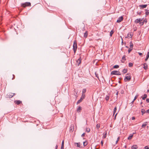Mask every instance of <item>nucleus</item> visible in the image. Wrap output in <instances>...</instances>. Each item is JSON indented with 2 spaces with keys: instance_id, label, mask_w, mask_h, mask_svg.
I'll use <instances>...</instances> for the list:
<instances>
[{
  "instance_id": "1",
  "label": "nucleus",
  "mask_w": 149,
  "mask_h": 149,
  "mask_svg": "<svg viewBox=\"0 0 149 149\" xmlns=\"http://www.w3.org/2000/svg\"><path fill=\"white\" fill-rule=\"evenodd\" d=\"M131 79V76L130 75V74H126V75L125 77V78L124 79V81H129Z\"/></svg>"
},
{
  "instance_id": "2",
  "label": "nucleus",
  "mask_w": 149,
  "mask_h": 149,
  "mask_svg": "<svg viewBox=\"0 0 149 149\" xmlns=\"http://www.w3.org/2000/svg\"><path fill=\"white\" fill-rule=\"evenodd\" d=\"M21 6L25 8L26 6H31V3L30 2H26L24 3H22Z\"/></svg>"
},
{
  "instance_id": "3",
  "label": "nucleus",
  "mask_w": 149,
  "mask_h": 149,
  "mask_svg": "<svg viewBox=\"0 0 149 149\" xmlns=\"http://www.w3.org/2000/svg\"><path fill=\"white\" fill-rule=\"evenodd\" d=\"M85 95L84 94H82L80 99L77 102V104H78L82 102L83 100L85 98Z\"/></svg>"
},
{
  "instance_id": "4",
  "label": "nucleus",
  "mask_w": 149,
  "mask_h": 149,
  "mask_svg": "<svg viewBox=\"0 0 149 149\" xmlns=\"http://www.w3.org/2000/svg\"><path fill=\"white\" fill-rule=\"evenodd\" d=\"M111 74L121 75V73L118 71H113L111 72Z\"/></svg>"
},
{
  "instance_id": "5",
  "label": "nucleus",
  "mask_w": 149,
  "mask_h": 149,
  "mask_svg": "<svg viewBox=\"0 0 149 149\" xmlns=\"http://www.w3.org/2000/svg\"><path fill=\"white\" fill-rule=\"evenodd\" d=\"M77 44L76 41L74 40V44L73 45V48L74 52L75 53L77 50Z\"/></svg>"
},
{
  "instance_id": "6",
  "label": "nucleus",
  "mask_w": 149,
  "mask_h": 149,
  "mask_svg": "<svg viewBox=\"0 0 149 149\" xmlns=\"http://www.w3.org/2000/svg\"><path fill=\"white\" fill-rule=\"evenodd\" d=\"M15 95V93H9L6 95V97L7 98H11L13 96H14Z\"/></svg>"
},
{
  "instance_id": "7",
  "label": "nucleus",
  "mask_w": 149,
  "mask_h": 149,
  "mask_svg": "<svg viewBox=\"0 0 149 149\" xmlns=\"http://www.w3.org/2000/svg\"><path fill=\"white\" fill-rule=\"evenodd\" d=\"M14 102L17 105H19L22 103V102L19 100H16L14 101Z\"/></svg>"
},
{
  "instance_id": "8",
  "label": "nucleus",
  "mask_w": 149,
  "mask_h": 149,
  "mask_svg": "<svg viewBox=\"0 0 149 149\" xmlns=\"http://www.w3.org/2000/svg\"><path fill=\"white\" fill-rule=\"evenodd\" d=\"M123 19V17L122 16L119 17L117 21V22L119 23Z\"/></svg>"
},
{
  "instance_id": "9",
  "label": "nucleus",
  "mask_w": 149,
  "mask_h": 149,
  "mask_svg": "<svg viewBox=\"0 0 149 149\" xmlns=\"http://www.w3.org/2000/svg\"><path fill=\"white\" fill-rule=\"evenodd\" d=\"M77 62L78 64V66H79L81 62V59L80 57L79 58H78L77 61Z\"/></svg>"
},
{
  "instance_id": "10",
  "label": "nucleus",
  "mask_w": 149,
  "mask_h": 149,
  "mask_svg": "<svg viewBox=\"0 0 149 149\" xmlns=\"http://www.w3.org/2000/svg\"><path fill=\"white\" fill-rule=\"evenodd\" d=\"M147 6V5L144 4V5H139V6L141 8H146Z\"/></svg>"
},
{
  "instance_id": "11",
  "label": "nucleus",
  "mask_w": 149,
  "mask_h": 149,
  "mask_svg": "<svg viewBox=\"0 0 149 149\" xmlns=\"http://www.w3.org/2000/svg\"><path fill=\"white\" fill-rule=\"evenodd\" d=\"M142 20V19H137L135 20V22L137 24L140 22V21Z\"/></svg>"
},
{
  "instance_id": "12",
  "label": "nucleus",
  "mask_w": 149,
  "mask_h": 149,
  "mask_svg": "<svg viewBox=\"0 0 149 149\" xmlns=\"http://www.w3.org/2000/svg\"><path fill=\"white\" fill-rule=\"evenodd\" d=\"M81 107L80 106H79L77 108V111L78 112H79L81 111Z\"/></svg>"
},
{
  "instance_id": "13",
  "label": "nucleus",
  "mask_w": 149,
  "mask_h": 149,
  "mask_svg": "<svg viewBox=\"0 0 149 149\" xmlns=\"http://www.w3.org/2000/svg\"><path fill=\"white\" fill-rule=\"evenodd\" d=\"M137 148H138L137 146L136 145H134L133 146H132V147L131 148L132 149H136Z\"/></svg>"
},
{
  "instance_id": "14",
  "label": "nucleus",
  "mask_w": 149,
  "mask_h": 149,
  "mask_svg": "<svg viewBox=\"0 0 149 149\" xmlns=\"http://www.w3.org/2000/svg\"><path fill=\"white\" fill-rule=\"evenodd\" d=\"M147 122H146L145 123H144L142 125V127H143V128H144V127H146V125H147Z\"/></svg>"
},
{
  "instance_id": "15",
  "label": "nucleus",
  "mask_w": 149,
  "mask_h": 149,
  "mask_svg": "<svg viewBox=\"0 0 149 149\" xmlns=\"http://www.w3.org/2000/svg\"><path fill=\"white\" fill-rule=\"evenodd\" d=\"M135 54L136 55H139L140 56H141L143 54L142 53H141L138 52H136V53H135Z\"/></svg>"
},
{
  "instance_id": "16",
  "label": "nucleus",
  "mask_w": 149,
  "mask_h": 149,
  "mask_svg": "<svg viewBox=\"0 0 149 149\" xmlns=\"http://www.w3.org/2000/svg\"><path fill=\"white\" fill-rule=\"evenodd\" d=\"M107 134V132H106L105 133L104 132V133H103V136H102V138L103 139H105L106 137Z\"/></svg>"
},
{
  "instance_id": "17",
  "label": "nucleus",
  "mask_w": 149,
  "mask_h": 149,
  "mask_svg": "<svg viewBox=\"0 0 149 149\" xmlns=\"http://www.w3.org/2000/svg\"><path fill=\"white\" fill-rule=\"evenodd\" d=\"M125 56H123L122 58V60H121V61L123 63H124L125 61Z\"/></svg>"
},
{
  "instance_id": "18",
  "label": "nucleus",
  "mask_w": 149,
  "mask_h": 149,
  "mask_svg": "<svg viewBox=\"0 0 149 149\" xmlns=\"http://www.w3.org/2000/svg\"><path fill=\"white\" fill-rule=\"evenodd\" d=\"M143 66H144L143 68H144V69L146 70L147 68L148 67H147V64H146V63H145L143 64Z\"/></svg>"
},
{
  "instance_id": "19",
  "label": "nucleus",
  "mask_w": 149,
  "mask_h": 149,
  "mask_svg": "<svg viewBox=\"0 0 149 149\" xmlns=\"http://www.w3.org/2000/svg\"><path fill=\"white\" fill-rule=\"evenodd\" d=\"M123 72L124 74H125L127 72V70L126 69H124L123 70Z\"/></svg>"
},
{
  "instance_id": "20",
  "label": "nucleus",
  "mask_w": 149,
  "mask_h": 149,
  "mask_svg": "<svg viewBox=\"0 0 149 149\" xmlns=\"http://www.w3.org/2000/svg\"><path fill=\"white\" fill-rule=\"evenodd\" d=\"M88 35V33L87 31H86V32L84 33V37L85 38H86Z\"/></svg>"
},
{
  "instance_id": "21",
  "label": "nucleus",
  "mask_w": 149,
  "mask_h": 149,
  "mask_svg": "<svg viewBox=\"0 0 149 149\" xmlns=\"http://www.w3.org/2000/svg\"><path fill=\"white\" fill-rule=\"evenodd\" d=\"M146 14L147 15H149V10L146 9Z\"/></svg>"
},
{
  "instance_id": "22",
  "label": "nucleus",
  "mask_w": 149,
  "mask_h": 149,
  "mask_svg": "<svg viewBox=\"0 0 149 149\" xmlns=\"http://www.w3.org/2000/svg\"><path fill=\"white\" fill-rule=\"evenodd\" d=\"M147 97V95L146 94H144V96L142 97V98L143 100H144Z\"/></svg>"
},
{
  "instance_id": "23",
  "label": "nucleus",
  "mask_w": 149,
  "mask_h": 149,
  "mask_svg": "<svg viewBox=\"0 0 149 149\" xmlns=\"http://www.w3.org/2000/svg\"><path fill=\"white\" fill-rule=\"evenodd\" d=\"M90 131V129L89 128L87 127L86 128V131L87 132H89Z\"/></svg>"
},
{
  "instance_id": "24",
  "label": "nucleus",
  "mask_w": 149,
  "mask_h": 149,
  "mask_svg": "<svg viewBox=\"0 0 149 149\" xmlns=\"http://www.w3.org/2000/svg\"><path fill=\"white\" fill-rule=\"evenodd\" d=\"M133 46V43H132V42H130V48H132V49Z\"/></svg>"
},
{
  "instance_id": "25",
  "label": "nucleus",
  "mask_w": 149,
  "mask_h": 149,
  "mask_svg": "<svg viewBox=\"0 0 149 149\" xmlns=\"http://www.w3.org/2000/svg\"><path fill=\"white\" fill-rule=\"evenodd\" d=\"M141 112L142 113V115H143V114L146 113V111H145V110L143 109H142L141 110Z\"/></svg>"
},
{
  "instance_id": "26",
  "label": "nucleus",
  "mask_w": 149,
  "mask_h": 149,
  "mask_svg": "<svg viewBox=\"0 0 149 149\" xmlns=\"http://www.w3.org/2000/svg\"><path fill=\"white\" fill-rule=\"evenodd\" d=\"M113 33V30H111L110 33V36H112V34Z\"/></svg>"
},
{
  "instance_id": "27",
  "label": "nucleus",
  "mask_w": 149,
  "mask_h": 149,
  "mask_svg": "<svg viewBox=\"0 0 149 149\" xmlns=\"http://www.w3.org/2000/svg\"><path fill=\"white\" fill-rule=\"evenodd\" d=\"M117 110V108L116 107H115L114 109V110L113 111V114H115V113L116 112V110Z\"/></svg>"
},
{
  "instance_id": "28",
  "label": "nucleus",
  "mask_w": 149,
  "mask_h": 149,
  "mask_svg": "<svg viewBox=\"0 0 149 149\" xmlns=\"http://www.w3.org/2000/svg\"><path fill=\"white\" fill-rule=\"evenodd\" d=\"M133 136V135H131L129 136V137L128 138V140L131 139L132 138Z\"/></svg>"
},
{
  "instance_id": "29",
  "label": "nucleus",
  "mask_w": 149,
  "mask_h": 149,
  "mask_svg": "<svg viewBox=\"0 0 149 149\" xmlns=\"http://www.w3.org/2000/svg\"><path fill=\"white\" fill-rule=\"evenodd\" d=\"M133 66V63H129V67H132Z\"/></svg>"
},
{
  "instance_id": "30",
  "label": "nucleus",
  "mask_w": 149,
  "mask_h": 149,
  "mask_svg": "<svg viewBox=\"0 0 149 149\" xmlns=\"http://www.w3.org/2000/svg\"><path fill=\"white\" fill-rule=\"evenodd\" d=\"M119 67V65H116L113 66V68H117Z\"/></svg>"
},
{
  "instance_id": "31",
  "label": "nucleus",
  "mask_w": 149,
  "mask_h": 149,
  "mask_svg": "<svg viewBox=\"0 0 149 149\" xmlns=\"http://www.w3.org/2000/svg\"><path fill=\"white\" fill-rule=\"evenodd\" d=\"M86 91V90L85 89H84L82 91V94H84Z\"/></svg>"
},
{
  "instance_id": "32",
  "label": "nucleus",
  "mask_w": 149,
  "mask_h": 149,
  "mask_svg": "<svg viewBox=\"0 0 149 149\" xmlns=\"http://www.w3.org/2000/svg\"><path fill=\"white\" fill-rule=\"evenodd\" d=\"M83 145L84 146H86L87 145V142L86 141L83 142Z\"/></svg>"
},
{
  "instance_id": "33",
  "label": "nucleus",
  "mask_w": 149,
  "mask_h": 149,
  "mask_svg": "<svg viewBox=\"0 0 149 149\" xmlns=\"http://www.w3.org/2000/svg\"><path fill=\"white\" fill-rule=\"evenodd\" d=\"M75 143L77 144V146L79 148H80L81 147L79 143Z\"/></svg>"
},
{
  "instance_id": "34",
  "label": "nucleus",
  "mask_w": 149,
  "mask_h": 149,
  "mask_svg": "<svg viewBox=\"0 0 149 149\" xmlns=\"http://www.w3.org/2000/svg\"><path fill=\"white\" fill-rule=\"evenodd\" d=\"M139 24H140V25L141 26V25H143V24H144V22H141V21L140 22H139Z\"/></svg>"
},
{
  "instance_id": "35",
  "label": "nucleus",
  "mask_w": 149,
  "mask_h": 149,
  "mask_svg": "<svg viewBox=\"0 0 149 149\" xmlns=\"http://www.w3.org/2000/svg\"><path fill=\"white\" fill-rule=\"evenodd\" d=\"M100 125L99 124H97L96 125V127L97 129H99L100 127Z\"/></svg>"
},
{
  "instance_id": "36",
  "label": "nucleus",
  "mask_w": 149,
  "mask_h": 149,
  "mask_svg": "<svg viewBox=\"0 0 149 149\" xmlns=\"http://www.w3.org/2000/svg\"><path fill=\"white\" fill-rule=\"evenodd\" d=\"M132 48H130L128 50V53H130V52L132 51Z\"/></svg>"
},
{
  "instance_id": "37",
  "label": "nucleus",
  "mask_w": 149,
  "mask_h": 149,
  "mask_svg": "<svg viewBox=\"0 0 149 149\" xmlns=\"http://www.w3.org/2000/svg\"><path fill=\"white\" fill-rule=\"evenodd\" d=\"M109 99V97L108 96H107L105 97V99L107 100H108Z\"/></svg>"
},
{
  "instance_id": "38",
  "label": "nucleus",
  "mask_w": 149,
  "mask_h": 149,
  "mask_svg": "<svg viewBox=\"0 0 149 149\" xmlns=\"http://www.w3.org/2000/svg\"><path fill=\"white\" fill-rule=\"evenodd\" d=\"M128 37L131 38L132 37V35L131 34H128Z\"/></svg>"
},
{
  "instance_id": "39",
  "label": "nucleus",
  "mask_w": 149,
  "mask_h": 149,
  "mask_svg": "<svg viewBox=\"0 0 149 149\" xmlns=\"http://www.w3.org/2000/svg\"><path fill=\"white\" fill-rule=\"evenodd\" d=\"M145 149H149V147L148 146H146L144 147Z\"/></svg>"
},
{
  "instance_id": "40",
  "label": "nucleus",
  "mask_w": 149,
  "mask_h": 149,
  "mask_svg": "<svg viewBox=\"0 0 149 149\" xmlns=\"http://www.w3.org/2000/svg\"><path fill=\"white\" fill-rule=\"evenodd\" d=\"M119 139H120L119 137H118L117 138V141H116V144L117 143V142L119 140Z\"/></svg>"
},
{
  "instance_id": "41",
  "label": "nucleus",
  "mask_w": 149,
  "mask_h": 149,
  "mask_svg": "<svg viewBox=\"0 0 149 149\" xmlns=\"http://www.w3.org/2000/svg\"><path fill=\"white\" fill-rule=\"evenodd\" d=\"M146 101L148 102H149V98H147L146 100Z\"/></svg>"
},
{
  "instance_id": "42",
  "label": "nucleus",
  "mask_w": 149,
  "mask_h": 149,
  "mask_svg": "<svg viewBox=\"0 0 149 149\" xmlns=\"http://www.w3.org/2000/svg\"><path fill=\"white\" fill-rule=\"evenodd\" d=\"M137 96H136L134 98L133 100H136V99L137 98Z\"/></svg>"
},
{
  "instance_id": "43",
  "label": "nucleus",
  "mask_w": 149,
  "mask_h": 149,
  "mask_svg": "<svg viewBox=\"0 0 149 149\" xmlns=\"http://www.w3.org/2000/svg\"><path fill=\"white\" fill-rule=\"evenodd\" d=\"M101 145H102V146H103V141L102 140L101 141Z\"/></svg>"
},
{
  "instance_id": "44",
  "label": "nucleus",
  "mask_w": 149,
  "mask_h": 149,
  "mask_svg": "<svg viewBox=\"0 0 149 149\" xmlns=\"http://www.w3.org/2000/svg\"><path fill=\"white\" fill-rule=\"evenodd\" d=\"M63 148H64V146L61 145V149H63Z\"/></svg>"
},
{
  "instance_id": "45",
  "label": "nucleus",
  "mask_w": 149,
  "mask_h": 149,
  "mask_svg": "<svg viewBox=\"0 0 149 149\" xmlns=\"http://www.w3.org/2000/svg\"><path fill=\"white\" fill-rule=\"evenodd\" d=\"M85 133H83L81 135V136L83 137L85 136Z\"/></svg>"
},
{
  "instance_id": "46",
  "label": "nucleus",
  "mask_w": 149,
  "mask_h": 149,
  "mask_svg": "<svg viewBox=\"0 0 149 149\" xmlns=\"http://www.w3.org/2000/svg\"><path fill=\"white\" fill-rule=\"evenodd\" d=\"M146 113H149V109L148 110L146 111Z\"/></svg>"
},
{
  "instance_id": "47",
  "label": "nucleus",
  "mask_w": 149,
  "mask_h": 149,
  "mask_svg": "<svg viewBox=\"0 0 149 149\" xmlns=\"http://www.w3.org/2000/svg\"><path fill=\"white\" fill-rule=\"evenodd\" d=\"M149 57V56H146V58L145 60L146 61H147V60H148Z\"/></svg>"
},
{
  "instance_id": "48",
  "label": "nucleus",
  "mask_w": 149,
  "mask_h": 149,
  "mask_svg": "<svg viewBox=\"0 0 149 149\" xmlns=\"http://www.w3.org/2000/svg\"><path fill=\"white\" fill-rule=\"evenodd\" d=\"M95 75H96V77H97V78H98V74H97L96 73H95Z\"/></svg>"
},
{
  "instance_id": "49",
  "label": "nucleus",
  "mask_w": 149,
  "mask_h": 149,
  "mask_svg": "<svg viewBox=\"0 0 149 149\" xmlns=\"http://www.w3.org/2000/svg\"><path fill=\"white\" fill-rule=\"evenodd\" d=\"M64 141H63L62 142V143L61 145L64 146Z\"/></svg>"
},
{
  "instance_id": "50",
  "label": "nucleus",
  "mask_w": 149,
  "mask_h": 149,
  "mask_svg": "<svg viewBox=\"0 0 149 149\" xmlns=\"http://www.w3.org/2000/svg\"><path fill=\"white\" fill-rule=\"evenodd\" d=\"M143 22H145V23H147V20H146L145 19V20H144L143 21Z\"/></svg>"
},
{
  "instance_id": "51",
  "label": "nucleus",
  "mask_w": 149,
  "mask_h": 149,
  "mask_svg": "<svg viewBox=\"0 0 149 149\" xmlns=\"http://www.w3.org/2000/svg\"><path fill=\"white\" fill-rule=\"evenodd\" d=\"M132 120H134V119H135V117H134V116H133V117H132Z\"/></svg>"
},
{
  "instance_id": "52",
  "label": "nucleus",
  "mask_w": 149,
  "mask_h": 149,
  "mask_svg": "<svg viewBox=\"0 0 149 149\" xmlns=\"http://www.w3.org/2000/svg\"><path fill=\"white\" fill-rule=\"evenodd\" d=\"M137 13H138V14L139 15H140V14H141V12H137Z\"/></svg>"
},
{
  "instance_id": "53",
  "label": "nucleus",
  "mask_w": 149,
  "mask_h": 149,
  "mask_svg": "<svg viewBox=\"0 0 149 149\" xmlns=\"http://www.w3.org/2000/svg\"><path fill=\"white\" fill-rule=\"evenodd\" d=\"M146 56H149V52L147 53Z\"/></svg>"
},
{
  "instance_id": "54",
  "label": "nucleus",
  "mask_w": 149,
  "mask_h": 149,
  "mask_svg": "<svg viewBox=\"0 0 149 149\" xmlns=\"http://www.w3.org/2000/svg\"><path fill=\"white\" fill-rule=\"evenodd\" d=\"M13 78H12V79H14L15 78V76L14 75H13Z\"/></svg>"
},
{
  "instance_id": "55",
  "label": "nucleus",
  "mask_w": 149,
  "mask_h": 149,
  "mask_svg": "<svg viewBox=\"0 0 149 149\" xmlns=\"http://www.w3.org/2000/svg\"><path fill=\"white\" fill-rule=\"evenodd\" d=\"M118 91H117V92H116V95H118Z\"/></svg>"
},
{
  "instance_id": "56",
  "label": "nucleus",
  "mask_w": 149,
  "mask_h": 149,
  "mask_svg": "<svg viewBox=\"0 0 149 149\" xmlns=\"http://www.w3.org/2000/svg\"><path fill=\"white\" fill-rule=\"evenodd\" d=\"M57 148H58V146L57 145H56V146H55V149H57Z\"/></svg>"
},
{
  "instance_id": "57",
  "label": "nucleus",
  "mask_w": 149,
  "mask_h": 149,
  "mask_svg": "<svg viewBox=\"0 0 149 149\" xmlns=\"http://www.w3.org/2000/svg\"><path fill=\"white\" fill-rule=\"evenodd\" d=\"M135 100H134L132 101V103H133L134 102Z\"/></svg>"
},
{
  "instance_id": "58",
  "label": "nucleus",
  "mask_w": 149,
  "mask_h": 149,
  "mask_svg": "<svg viewBox=\"0 0 149 149\" xmlns=\"http://www.w3.org/2000/svg\"><path fill=\"white\" fill-rule=\"evenodd\" d=\"M147 92H149V89L148 90Z\"/></svg>"
},
{
  "instance_id": "59",
  "label": "nucleus",
  "mask_w": 149,
  "mask_h": 149,
  "mask_svg": "<svg viewBox=\"0 0 149 149\" xmlns=\"http://www.w3.org/2000/svg\"><path fill=\"white\" fill-rule=\"evenodd\" d=\"M117 114V113L116 114V115H115V117H116V115Z\"/></svg>"
},
{
  "instance_id": "60",
  "label": "nucleus",
  "mask_w": 149,
  "mask_h": 149,
  "mask_svg": "<svg viewBox=\"0 0 149 149\" xmlns=\"http://www.w3.org/2000/svg\"><path fill=\"white\" fill-rule=\"evenodd\" d=\"M142 102H141V104H142Z\"/></svg>"
},
{
  "instance_id": "61",
  "label": "nucleus",
  "mask_w": 149,
  "mask_h": 149,
  "mask_svg": "<svg viewBox=\"0 0 149 149\" xmlns=\"http://www.w3.org/2000/svg\"><path fill=\"white\" fill-rule=\"evenodd\" d=\"M148 126H147V127L148 128Z\"/></svg>"
}]
</instances>
